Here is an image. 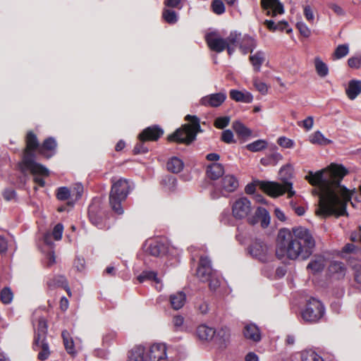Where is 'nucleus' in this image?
I'll list each match as a JSON object with an SVG mask.
<instances>
[{
  "instance_id": "obj_1",
  "label": "nucleus",
  "mask_w": 361,
  "mask_h": 361,
  "mask_svg": "<svg viewBox=\"0 0 361 361\" xmlns=\"http://www.w3.org/2000/svg\"><path fill=\"white\" fill-rule=\"evenodd\" d=\"M348 171L340 164L330 166L315 173L309 171L305 178L317 186L319 192L317 214L323 216L347 215V204L351 201L355 188L349 189L341 183Z\"/></svg>"
},
{
  "instance_id": "obj_2",
  "label": "nucleus",
  "mask_w": 361,
  "mask_h": 361,
  "mask_svg": "<svg viewBox=\"0 0 361 361\" xmlns=\"http://www.w3.org/2000/svg\"><path fill=\"white\" fill-rule=\"evenodd\" d=\"M316 241L312 232L303 226L281 228L276 238V255L281 259L307 260L313 254Z\"/></svg>"
},
{
  "instance_id": "obj_3",
  "label": "nucleus",
  "mask_w": 361,
  "mask_h": 361,
  "mask_svg": "<svg viewBox=\"0 0 361 361\" xmlns=\"http://www.w3.org/2000/svg\"><path fill=\"white\" fill-rule=\"evenodd\" d=\"M252 202L245 197H241L235 200L231 205L232 215L237 220L246 219L248 224L255 225L260 221L262 228H267L270 224V215L268 211L261 207H258L253 215Z\"/></svg>"
},
{
  "instance_id": "obj_4",
  "label": "nucleus",
  "mask_w": 361,
  "mask_h": 361,
  "mask_svg": "<svg viewBox=\"0 0 361 361\" xmlns=\"http://www.w3.org/2000/svg\"><path fill=\"white\" fill-rule=\"evenodd\" d=\"M38 146L39 142L36 135L32 132H29L26 137V149L23 159L19 163V168L22 173H25L30 171L46 176L49 174V171L45 166L35 161V154L32 151L37 149Z\"/></svg>"
},
{
  "instance_id": "obj_5",
  "label": "nucleus",
  "mask_w": 361,
  "mask_h": 361,
  "mask_svg": "<svg viewBox=\"0 0 361 361\" xmlns=\"http://www.w3.org/2000/svg\"><path fill=\"white\" fill-rule=\"evenodd\" d=\"M209 48L217 53H221L225 49L229 56H231L237 47L239 35L236 31L231 32L226 38H223L217 32H210L205 37Z\"/></svg>"
},
{
  "instance_id": "obj_6",
  "label": "nucleus",
  "mask_w": 361,
  "mask_h": 361,
  "mask_svg": "<svg viewBox=\"0 0 361 361\" xmlns=\"http://www.w3.org/2000/svg\"><path fill=\"white\" fill-rule=\"evenodd\" d=\"M185 120L190 123L183 125L169 135V141L190 144L195 139L197 133L200 129V119L196 116L187 115Z\"/></svg>"
},
{
  "instance_id": "obj_7",
  "label": "nucleus",
  "mask_w": 361,
  "mask_h": 361,
  "mask_svg": "<svg viewBox=\"0 0 361 361\" xmlns=\"http://www.w3.org/2000/svg\"><path fill=\"white\" fill-rule=\"evenodd\" d=\"M130 191V185L126 179L120 178L113 183L109 195V204L117 214L123 213L121 202L126 199Z\"/></svg>"
},
{
  "instance_id": "obj_8",
  "label": "nucleus",
  "mask_w": 361,
  "mask_h": 361,
  "mask_svg": "<svg viewBox=\"0 0 361 361\" xmlns=\"http://www.w3.org/2000/svg\"><path fill=\"white\" fill-rule=\"evenodd\" d=\"M257 185L267 195L272 197H276L288 193V197H291L295 195L293 190V184L290 182H285L281 185L276 182L271 181H257Z\"/></svg>"
},
{
  "instance_id": "obj_9",
  "label": "nucleus",
  "mask_w": 361,
  "mask_h": 361,
  "mask_svg": "<svg viewBox=\"0 0 361 361\" xmlns=\"http://www.w3.org/2000/svg\"><path fill=\"white\" fill-rule=\"evenodd\" d=\"M325 313V308L319 300L312 298L307 303L306 307L302 311L301 317L306 322H318Z\"/></svg>"
},
{
  "instance_id": "obj_10",
  "label": "nucleus",
  "mask_w": 361,
  "mask_h": 361,
  "mask_svg": "<svg viewBox=\"0 0 361 361\" xmlns=\"http://www.w3.org/2000/svg\"><path fill=\"white\" fill-rule=\"evenodd\" d=\"M238 186V180L234 176L226 175L215 184L214 190L211 192V196L213 199L226 196L228 193L235 191Z\"/></svg>"
},
{
  "instance_id": "obj_11",
  "label": "nucleus",
  "mask_w": 361,
  "mask_h": 361,
  "mask_svg": "<svg viewBox=\"0 0 361 361\" xmlns=\"http://www.w3.org/2000/svg\"><path fill=\"white\" fill-rule=\"evenodd\" d=\"M145 349L144 357L146 361H167V348L164 343H154Z\"/></svg>"
},
{
  "instance_id": "obj_12",
  "label": "nucleus",
  "mask_w": 361,
  "mask_h": 361,
  "mask_svg": "<svg viewBox=\"0 0 361 361\" xmlns=\"http://www.w3.org/2000/svg\"><path fill=\"white\" fill-rule=\"evenodd\" d=\"M250 254L262 262H266L271 258L269 246L260 240H255L249 248Z\"/></svg>"
},
{
  "instance_id": "obj_13",
  "label": "nucleus",
  "mask_w": 361,
  "mask_h": 361,
  "mask_svg": "<svg viewBox=\"0 0 361 361\" xmlns=\"http://www.w3.org/2000/svg\"><path fill=\"white\" fill-rule=\"evenodd\" d=\"M216 271L212 269L211 260L207 257H201L197 270V276L202 282L209 281Z\"/></svg>"
},
{
  "instance_id": "obj_14",
  "label": "nucleus",
  "mask_w": 361,
  "mask_h": 361,
  "mask_svg": "<svg viewBox=\"0 0 361 361\" xmlns=\"http://www.w3.org/2000/svg\"><path fill=\"white\" fill-rule=\"evenodd\" d=\"M226 94L224 92H218L208 94L200 99V104L205 106L218 107L226 100Z\"/></svg>"
},
{
  "instance_id": "obj_15",
  "label": "nucleus",
  "mask_w": 361,
  "mask_h": 361,
  "mask_svg": "<svg viewBox=\"0 0 361 361\" xmlns=\"http://www.w3.org/2000/svg\"><path fill=\"white\" fill-rule=\"evenodd\" d=\"M164 133L161 128L157 126H153L145 128L138 136L140 141H156Z\"/></svg>"
},
{
  "instance_id": "obj_16",
  "label": "nucleus",
  "mask_w": 361,
  "mask_h": 361,
  "mask_svg": "<svg viewBox=\"0 0 361 361\" xmlns=\"http://www.w3.org/2000/svg\"><path fill=\"white\" fill-rule=\"evenodd\" d=\"M262 8L267 11V15L276 16L284 12L283 6L279 0H261Z\"/></svg>"
},
{
  "instance_id": "obj_17",
  "label": "nucleus",
  "mask_w": 361,
  "mask_h": 361,
  "mask_svg": "<svg viewBox=\"0 0 361 361\" xmlns=\"http://www.w3.org/2000/svg\"><path fill=\"white\" fill-rule=\"evenodd\" d=\"M238 34L239 35V39L237 46L239 47L242 53L243 54H247L249 52L252 53L257 47L256 40L249 35L241 36L240 33L238 32Z\"/></svg>"
},
{
  "instance_id": "obj_18",
  "label": "nucleus",
  "mask_w": 361,
  "mask_h": 361,
  "mask_svg": "<svg viewBox=\"0 0 361 361\" xmlns=\"http://www.w3.org/2000/svg\"><path fill=\"white\" fill-rule=\"evenodd\" d=\"M243 335L246 339L255 343L260 341L262 338L259 329L253 323H249L245 325Z\"/></svg>"
},
{
  "instance_id": "obj_19",
  "label": "nucleus",
  "mask_w": 361,
  "mask_h": 361,
  "mask_svg": "<svg viewBox=\"0 0 361 361\" xmlns=\"http://www.w3.org/2000/svg\"><path fill=\"white\" fill-rule=\"evenodd\" d=\"M147 250L152 256L161 257L169 252V247L162 242L153 241L150 243Z\"/></svg>"
},
{
  "instance_id": "obj_20",
  "label": "nucleus",
  "mask_w": 361,
  "mask_h": 361,
  "mask_svg": "<svg viewBox=\"0 0 361 361\" xmlns=\"http://www.w3.org/2000/svg\"><path fill=\"white\" fill-rule=\"evenodd\" d=\"M34 326H36V324L34 323ZM47 333V321L44 318L40 317L38 319L37 322V327L36 332L35 336V343L38 345L39 344V341L46 340V336Z\"/></svg>"
},
{
  "instance_id": "obj_21",
  "label": "nucleus",
  "mask_w": 361,
  "mask_h": 361,
  "mask_svg": "<svg viewBox=\"0 0 361 361\" xmlns=\"http://www.w3.org/2000/svg\"><path fill=\"white\" fill-rule=\"evenodd\" d=\"M137 280L140 283H143L146 281H152L156 283V288L158 290H161L163 288V285L160 281V279L157 277V274L153 271H143L138 276Z\"/></svg>"
},
{
  "instance_id": "obj_22",
  "label": "nucleus",
  "mask_w": 361,
  "mask_h": 361,
  "mask_svg": "<svg viewBox=\"0 0 361 361\" xmlns=\"http://www.w3.org/2000/svg\"><path fill=\"white\" fill-rule=\"evenodd\" d=\"M329 271L333 277L340 279L345 276L346 268L343 262L334 261L329 267Z\"/></svg>"
},
{
  "instance_id": "obj_23",
  "label": "nucleus",
  "mask_w": 361,
  "mask_h": 361,
  "mask_svg": "<svg viewBox=\"0 0 361 361\" xmlns=\"http://www.w3.org/2000/svg\"><path fill=\"white\" fill-rule=\"evenodd\" d=\"M232 128L238 137L243 139V141L247 140L252 135V130L240 121H233L232 123Z\"/></svg>"
},
{
  "instance_id": "obj_24",
  "label": "nucleus",
  "mask_w": 361,
  "mask_h": 361,
  "mask_svg": "<svg viewBox=\"0 0 361 361\" xmlns=\"http://www.w3.org/2000/svg\"><path fill=\"white\" fill-rule=\"evenodd\" d=\"M196 334L200 340L209 341L214 340L215 329L205 324H202L197 327Z\"/></svg>"
},
{
  "instance_id": "obj_25",
  "label": "nucleus",
  "mask_w": 361,
  "mask_h": 361,
  "mask_svg": "<svg viewBox=\"0 0 361 361\" xmlns=\"http://www.w3.org/2000/svg\"><path fill=\"white\" fill-rule=\"evenodd\" d=\"M326 265L325 257L322 255L315 256L307 264V269L313 274L321 272Z\"/></svg>"
},
{
  "instance_id": "obj_26",
  "label": "nucleus",
  "mask_w": 361,
  "mask_h": 361,
  "mask_svg": "<svg viewBox=\"0 0 361 361\" xmlns=\"http://www.w3.org/2000/svg\"><path fill=\"white\" fill-rule=\"evenodd\" d=\"M230 97L238 102L251 103L253 96L249 92H241L237 90H231L229 92Z\"/></svg>"
},
{
  "instance_id": "obj_27",
  "label": "nucleus",
  "mask_w": 361,
  "mask_h": 361,
  "mask_svg": "<svg viewBox=\"0 0 361 361\" xmlns=\"http://www.w3.org/2000/svg\"><path fill=\"white\" fill-rule=\"evenodd\" d=\"M250 61L253 67L254 71L258 73L261 70V66L265 61V53L259 50L250 56Z\"/></svg>"
},
{
  "instance_id": "obj_28",
  "label": "nucleus",
  "mask_w": 361,
  "mask_h": 361,
  "mask_svg": "<svg viewBox=\"0 0 361 361\" xmlns=\"http://www.w3.org/2000/svg\"><path fill=\"white\" fill-rule=\"evenodd\" d=\"M345 92L350 99H355L361 93V80H350Z\"/></svg>"
},
{
  "instance_id": "obj_29",
  "label": "nucleus",
  "mask_w": 361,
  "mask_h": 361,
  "mask_svg": "<svg viewBox=\"0 0 361 361\" xmlns=\"http://www.w3.org/2000/svg\"><path fill=\"white\" fill-rule=\"evenodd\" d=\"M224 173V166L219 163H213L207 166V175L213 180H216L223 176Z\"/></svg>"
},
{
  "instance_id": "obj_30",
  "label": "nucleus",
  "mask_w": 361,
  "mask_h": 361,
  "mask_svg": "<svg viewBox=\"0 0 361 361\" xmlns=\"http://www.w3.org/2000/svg\"><path fill=\"white\" fill-rule=\"evenodd\" d=\"M186 301V295L182 292L179 291L176 293L172 294L170 296V303L173 309L180 310L183 307Z\"/></svg>"
},
{
  "instance_id": "obj_31",
  "label": "nucleus",
  "mask_w": 361,
  "mask_h": 361,
  "mask_svg": "<svg viewBox=\"0 0 361 361\" xmlns=\"http://www.w3.org/2000/svg\"><path fill=\"white\" fill-rule=\"evenodd\" d=\"M231 333L228 327H221L215 330L214 341L219 344L225 343L230 338Z\"/></svg>"
},
{
  "instance_id": "obj_32",
  "label": "nucleus",
  "mask_w": 361,
  "mask_h": 361,
  "mask_svg": "<svg viewBox=\"0 0 361 361\" xmlns=\"http://www.w3.org/2000/svg\"><path fill=\"white\" fill-rule=\"evenodd\" d=\"M166 166L167 169L169 171L174 173H178L183 170L184 167V163L180 158L173 157L169 160Z\"/></svg>"
},
{
  "instance_id": "obj_33",
  "label": "nucleus",
  "mask_w": 361,
  "mask_h": 361,
  "mask_svg": "<svg viewBox=\"0 0 361 361\" xmlns=\"http://www.w3.org/2000/svg\"><path fill=\"white\" fill-rule=\"evenodd\" d=\"M145 353V349L144 346L137 345L134 347L130 351L129 361H146L144 357Z\"/></svg>"
},
{
  "instance_id": "obj_34",
  "label": "nucleus",
  "mask_w": 361,
  "mask_h": 361,
  "mask_svg": "<svg viewBox=\"0 0 361 361\" xmlns=\"http://www.w3.org/2000/svg\"><path fill=\"white\" fill-rule=\"evenodd\" d=\"M35 345L36 350H40L38 353V358L40 360H47L50 354V352H49V345L45 341V340L39 341V344L38 345H37L35 343Z\"/></svg>"
},
{
  "instance_id": "obj_35",
  "label": "nucleus",
  "mask_w": 361,
  "mask_h": 361,
  "mask_svg": "<svg viewBox=\"0 0 361 361\" xmlns=\"http://www.w3.org/2000/svg\"><path fill=\"white\" fill-rule=\"evenodd\" d=\"M310 141L312 144L326 145L331 142L326 138L320 131H316L310 136Z\"/></svg>"
},
{
  "instance_id": "obj_36",
  "label": "nucleus",
  "mask_w": 361,
  "mask_h": 361,
  "mask_svg": "<svg viewBox=\"0 0 361 361\" xmlns=\"http://www.w3.org/2000/svg\"><path fill=\"white\" fill-rule=\"evenodd\" d=\"M302 361H325L322 356L312 350H306L301 353Z\"/></svg>"
},
{
  "instance_id": "obj_37",
  "label": "nucleus",
  "mask_w": 361,
  "mask_h": 361,
  "mask_svg": "<svg viewBox=\"0 0 361 361\" xmlns=\"http://www.w3.org/2000/svg\"><path fill=\"white\" fill-rule=\"evenodd\" d=\"M62 338L63 341V344L66 351L71 355L75 354L74 350V343L73 338L71 337L70 334L67 331H63L62 332Z\"/></svg>"
},
{
  "instance_id": "obj_38",
  "label": "nucleus",
  "mask_w": 361,
  "mask_h": 361,
  "mask_svg": "<svg viewBox=\"0 0 361 361\" xmlns=\"http://www.w3.org/2000/svg\"><path fill=\"white\" fill-rule=\"evenodd\" d=\"M13 299V293L9 287H4L0 291V300L4 305L11 303Z\"/></svg>"
},
{
  "instance_id": "obj_39",
  "label": "nucleus",
  "mask_w": 361,
  "mask_h": 361,
  "mask_svg": "<svg viewBox=\"0 0 361 361\" xmlns=\"http://www.w3.org/2000/svg\"><path fill=\"white\" fill-rule=\"evenodd\" d=\"M162 17L169 24H175L178 20L177 13L169 8H164L163 10Z\"/></svg>"
},
{
  "instance_id": "obj_40",
  "label": "nucleus",
  "mask_w": 361,
  "mask_h": 361,
  "mask_svg": "<svg viewBox=\"0 0 361 361\" xmlns=\"http://www.w3.org/2000/svg\"><path fill=\"white\" fill-rule=\"evenodd\" d=\"M267 143L264 140H257L245 146V148L253 152L261 151L267 147Z\"/></svg>"
},
{
  "instance_id": "obj_41",
  "label": "nucleus",
  "mask_w": 361,
  "mask_h": 361,
  "mask_svg": "<svg viewBox=\"0 0 361 361\" xmlns=\"http://www.w3.org/2000/svg\"><path fill=\"white\" fill-rule=\"evenodd\" d=\"M315 69L317 74L320 77H325L329 73L328 66L319 58H316L314 60Z\"/></svg>"
},
{
  "instance_id": "obj_42",
  "label": "nucleus",
  "mask_w": 361,
  "mask_h": 361,
  "mask_svg": "<svg viewBox=\"0 0 361 361\" xmlns=\"http://www.w3.org/2000/svg\"><path fill=\"white\" fill-rule=\"evenodd\" d=\"M56 147V142L53 137H49L46 139L42 145V147L40 149V152L42 154L46 156L47 157H50L51 154L47 155L44 152V150H54Z\"/></svg>"
},
{
  "instance_id": "obj_43",
  "label": "nucleus",
  "mask_w": 361,
  "mask_h": 361,
  "mask_svg": "<svg viewBox=\"0 0 361 361\" xmlns=\"http://www.w3.org/2000/svg\"><path fill=\"white\" fill-rule=\"evenodd\" d=\"M253 85L256 90L262 94H267L269 90V86L264 82L260 81L258 78H253Z\"/></svg>"
},
{
  "instance_id": "obj_44",
  "label": "nucleus",
  "mask_w": 361,
  "mask_h": 361,
  "mask_svg": "<svg viewBox=\"0 0 361 361\" xmlns=\"http://www.w3.org/2000/svg\"><path fill=\"white\" fill-rule=\"evenodd\" d=\"M207 282H209V289L212 291H216L221 284L218 273L215 272Z\"/></svg>"
},
{
  "instance_id": "obj_45",
  "label": "nucleus",
  "mask_w": 361,
  "mask_h": 361,
  "mask_svg": "<svg viewBox=\"0 0 361 361\" xmlns=\"http://www.w3.org/2000/svg\"><path fill=\"white\" fill-rule=\"evenodd\" d=\"M212 8L213 12L217 15L223 14L225 12V6L221 0H213Z\"/></svg>"
},
{
  "instance_id": "obj_46",
  "label": "nucleus",
  "mask_w": 361,
  "mask_h": 361,
  "mask_svg": "<svg viewBox=\"0 0 361 361\" xmlns=\"http://www.w3.org/2000/svg\"><path fill=\"white\" fill-rule=\"evenodd\" d=\"M221 140L226 144L236 142V140L234 139L233 133L229 129L225 130L221 133Z\"/></svg>"
},
{
  "instance_id": "obj_47",
  "label": "nucleus",
  "mask_w": 361,
  "mask_h": 361,
  "mask_svg": "<svg viewBox=\"0 0 361 361\" xmlns=\"http://www.w3.org/2000/svg\"><path fill=\"white\" fill-rule=\"evenodd\" d=\"M349 52L348 44H341L335 50L334 55L336 59H341L345 56Z\"/></svg>"
},
{
  "instance_id": "obj_48",
  "label": "nucleus",
  "mask_w": 361,
  "mask_h": 361,
  "mask_svg": "<svg viewBox=\"0 0 361 361\" xmlns=\"http://www.w3.org/2000/svg\"><path fill=\"white\" fill-rule=\"evenodd\" d=\"M231 118L229 116H220L215 119L214 126L219 129L226 128L230 123Z\"/></svg>"
},
{
  "instance_id": "obj_49",
  "label": "nucleus",
  "mask_w": 361,
  "mask_h": 361,
  "mask_svg": "<svg viewBox=\"0 0 361 361\" xmlns=\"http://www.w3.org/2000/svg\"><path fill=\"white\" fill-rule=\"evenodd\" d=\"M88 214L90 220L94 225L98 227L102 226V219L100 217L97 216L93 206H91L89 208Z\"/></svg>"
},
{
  "instance_id": "obj_50",
  "label": "nucleus",
  "mask_w": 361,
  "mask_h": 361,
  "mask_svg": "<svg viewBox=\"0 0 361 361\" xmlns=\"http://www.w3.org/2000/svg\"><path fill=\"white\" fill-rule=\"evenodd\" d=\"M71 196V191L66 187L59 188L57 190L56 197L59 200H66Z\"/></svg>"
},
{
  "instance_id": "obj_51",
  "label": "nucleus",
  "mask_w": 361,
  "mask_h": 361,
  "mask_svg": "<svg viewBox=\"0 0 361 361\" xmlns=\"http://www.w3.org/2000/svg\"><path fill=\"white\" fill-rule=\"evenodd\" d=\"M353 271L355 281L358 284H361V262L354 264Z\"/></svg>"
},
{
  "instance_id": "obj_52",
  "label": "nucleus",
  "mask_w": 361,
  "mask_h": 361,
  "mask_svg": "<svg viewBox=\"0 0 361 361\" xmlns=\"http://www.w3.org/2000/svg\"><path fill=\"white\" fill-rule=\"evenodd\" d=\"M296 27L298 29V30L300 31V33L302 36H304L305 37H308L310 35L311 31L305 23L298 22L296 25Z\"/></svg>"
},
{
  "instance_id": "obj_53",
  "label": "nucleus",
  "mask_w": 361,
  "mask_h": 361,
  "mask_svg": "<svg viewBox=\"0 0 361 361\" xmlns=\"http://www.w3.org/2000/svg\"><path fill=\"white\" fill-rule=\"evenodd\" d=\"M63 231V226L61 224H58L54 226L51 235L56 240H59L61 239Z\"/></svg>"
},
{
  "instance_id": "obj_54",
  "label": "nucleus",
  "mask_w": 361,
  "mask_h": 361,
  "mask_svg": "<svg viewBox=\"0 0 361 361\" xmlns=\"http://www.w3.org/2000/svg\"><path fill=\"white\" fill-rule=\"evenodd\" d=\"M277 142L281 147L284 148H292L294 146L293 140L286 137H280Z\"/></svg>"
},
{
  "instance_id": "obj_55",
  "label": "nucleus",
  "mask_w": 361,
  "mask_h": 361,
  "mask_svg": "<svg viewBox=\"0 0 361 361\" xmlns=\"http://www.w3.org/2000/svg\"><path fill=\"white\" fill-rule=\"evenodd\" d=\"M348 64L352 68H360L361 67V55L360 56L350 57L348 59Z\"/></svg>"
},
{
  "instance_id": "obj_56",
  "label": "nucleus",
  "mask_w": 361,
  "mask_h": 361,
  "mask_svg": "<svg viewBox=\"0 0 361 361\" xmlns=\"http://www.w3.org/2000/svg\"><path fill=\"white\" fill-rule=\"evenodd\" d=\"M314 120L312 116H308L302 121L298 122V126L303 127L307 130H310L313 127Z\"/></svg>"
},
{
  "instance_id": "obj_57",
  "label": "nucleus",
  "mask_w": 361,
  "mask_h": 361,
  "mask_svg": "<svg viewBox=\"0 0 361 361\" xmlns=\"http://www.w3.org/2000/svg\"><path fill=\"white\" fill-rule=\"evenodd\" d=\"M176 183V179L173 176H168L166 177L164 180H163V184L169 185L168 189L169 190H173L175 189Z\"/></svg>"
},
{
  "instance_id": "obj_58",
  "label": "nucleus",
  "mask_w": 361,
  "mask_h": 361,
  "mask_svg": "<svg viewBox=\"0 0 361 361\" xmlns=\"http://www.w3.org/2000/svg\"><path fill=\"white\" fill-rule=\"evenodd\" d=\"M304 15L307 20L310 23H313L314 20V16L311 7L308 5L304 7Z\"/></svg>"
},
{
  "instance_id": "obj_59",
  "label": "nucleus",
  "mask_w": 361,
  "mask_h": 361,
  "mask_svg": "<svg viewBox=\"0 0 361 361\" xmlns=\"http://www.w3.org/2000/svg\"><path fill=\"white\" fill-rule=\"evenodd\" d=\"M290 206L298 216H302L305 212V209L303 207L297 206L296 203L293 200L290 202Z\"/></svg>"
},
{
  "instance_id": "obj_60",
  "label": "nucleus",
  "mask_w": 361,
  "mask_h": 361,
  "mask_svg": "<svg viewBox=\"0 0 361 361\" xmlns=\"http://www.w3.org/2000/svg\"><path fill=\"white\" fill-rule=\"evenodd\" d=\"M329 7L338 16H343L345 14L344 10L338 4L331 3L329 4Z\"/></svg>"
},
{
  "instance_id": "obj_61",
  "label": "nucleus",
  "mask_w": 361,
  "mask_h": 361,
  "mask_svg": "<svg viewBox=\"0 0 361 361\" xmlns=\"http://www.w3.org/2000/svg\"><path fill=\"white\" fill-rule=\"evenodd\" d=\"M350 240L353 242L359 241L361 243V226H359L357 231L352 232Z\"/></svg>"
},
{
  "instance_id": "obj_62",
  "label": "nucleus",
  "mask_w": 361,
  "mask_h": 361,
  "mask_svg": "<svg viewBox=\"0 0 361 361\" xmlns=\"http://www.w3.org/2000/svg\"><path fill=\"white\" fill-rule=\"evenodd\" d=\"M16 195V193L13 190L8 189L4 192V197L8 201L15 199Z\"/></svg>"
},
{
  "instance_id": "obj_63",
  "label": "nucleus",
  "mask_w": 361,
  "mask_h": 361,
  "mask_svg": "<svg viewBox=\"0 0 361 361\" xmlns=\"http://www.w3.org/2000/svg\"><path fill=\"white\" fill-rule=\"evenodd\" d=\"M184 322V318L180 315L174 316L173 318V324L176 328L181 327Z\"/></svg>"
},
{
  "instance_id": "obj_64",
  "label": "nucleus",
  "mask_w": 361,
  "mask_h": 361,
  "mask_svg": "<svg viewBox=\"0 0 361 361\" xmlns=\"http://www.w3.org/2000/svg\"><path fill=\"white\" fill-rule=\"evenodd\" d=\"M245 361H259V357L256 353L250 352L245 355Z\"/></svg>"
}]
</instances>
